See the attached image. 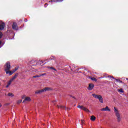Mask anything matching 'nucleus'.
Returning <instances> with one entry per match:
<instances>
[{
    "label": "nucleus",
    "instance_id": "f257e3e1",
    "mask_svg": "<svg viewBox=\"0 0 128 128\" xmlns=\"http://www.w3.org/2000/svg\"><path fill=\"white\" fill-rule=\"evenodd\" d=\"M92 96L94 98H98L99 100V101L101 104H104V98H102V96L100 94H92Z\"/></svg>",
    "mask_w": 128,
    "mask_h": 128
},
{
    "label": "nucleus",
    "instance_id": "f03ea898",
    "mask_svg": "<svg viewBox=\"0 0 128 128\" xmlns=\"http://www.w3.org/2000/svg\"><path fill=\"white\" fill-rule=\"evenodd\" d=\"M114 112L116 114V116L117 117L118 122H120V114L118 112V110L116 107L114 108Z\"/></svg>",
    "mask_w": 128,
    "mask_h": 128
},
{
    "label": "nucleus",
    "instance_id": "7ed1b4c3",
    "mask_svg": "<svg viewBox=\"0 0 128 128\" xmlns=\"http://www.w3.org/2000/svg\"><path fill=\"white\" fill-rule=\"evenodd\" d=\"M4 70H10V62H8L4 66Z\"/></svg>",
    "mask_w": 128,
    "mask_h": 128
},
{
    "label": "nucleus",
    "instance_id": "20e7f679",
    "mask_svg": "<svg viewBox=\"0 0 128 128\" xmlns=\"http://www.w3.org/2000/svg\"><path fill=\"white\" fill-rule=\"evenodd\" d=\"M12 28L15 30H18V24L16 22H13Z\"/></svg>",
    "mask_w": 128,
    "mask_h": 128
},
{
    "label": "nucleus",
    "instance_id": "39448f33",
    "mask_svg": "<svg viewBox=\"0 0 128 128\" xmlns=\"http://www.w3.org/2000/svg\"><path fill=\"white\" fill-rule=\"evenodd\" d=\"M57 108H60L61 110H70V108H66V106H63L57 105Z\"/></svg>",
    "mask_w": 128,
    "mask_h": 128
},
{
    "label": "nucleus",
    "instance_id": "423d86ee",
    "mask_svg": "<svg viewBox=\"0 0 128 128\" xmlns=\"http://www.w3.org/2000/svg\"><path fill=\"white\" fill-rule=\"evenodd\" d=\"M100 110H102V112H110V109L107 106L105 108H102Z\"/></svg>",
    "mask_w": 128,
    "mask_h": 128
},
{
    "label": "nucleus",
    "instance_id": "0eeeda50",
    "mask_svg": "<svg viewBox=\"0 0 128 128\" xmlns=\"http://www.w3.org/2000/svg\"><path fill=\"white\" fill-rule=\"evenodd\" d=\"M94 88V85L92 84H90L88 87V90H92V89Z\"/></svg>",
    "mask_w": 128,
    "mask_h": 128
},
{
    "label": "nucleus",
    "instance_id": "6e6552de",
    "mask_svg": "<svg viewBox=\"0 0 128 128\" xmlns=\"http://www.w3.org/2000/svg\"><path fill=\"white\" fill-rule=\"evenodd\" d=\"M18 73H16L15 75L10 80V81L12 82H14V80L18 78Z\"/></svg>",
    "mask_w": 128,
    "mask_h": 128
},
{
    "label": "nucleus",
    "instance_id": "1a4fd4ad",
    "mask_svg": "<svg viewBox=\"0 0 128 128\" xmlns=\"http://www.w3.org/2000/svg\"><path fill=\"white\" fill-rule=\"evenodd\" d=\"M5 72L6 74H8V76H12L13 74L12 71H10V70H5Z\"/></svg>",
    "mask_w": 128,
    "mask_h": 128
},
{
    "label": "nucleus",
    "instance_id": "9d476101",
    "mask_svg": "<svg viewBox=\"0 0 128 128\" xmlns=\"http://www.w3.org/2000/svg\"><path fill=\"white\" fill-rule=\"evenodd\" d=\"M42 92H48V90H52V88L46 87L42 89Z\"/></svg>",
    "mask_w": 128,
    "mask_h": 128
},
{
    "label": "nucleus",
    "instance_id": "9b49d317",
    "mask_svg": "<svg viewBox=\"0 0 128 128\" xmlns=\"http://www.w3.org/2000/svg\"><path fill=\"white\" fill-rule=\"evenodd\" d=\"M30 100H32V99H30V98L26 97V98L23 101V102H30Z\"/></svg>",
    "mask_w": 128,
    "mask_h": 128
},
{
    "label": "nucleus",
    "instance_id": "f8f14e48",
    "mask_svg": "<svg viewBox=\"0 0 128 128\" xmlns=\"http://www.w3.org/2000/svg\"><path fill=\"white\" fill-rule=\"evenodd\" d=\"M4 23L2 22V24H0V30H2L4 28Z\"/></svg>",
    "mask_w": 128,
    "mask_h": 128
},
{
    "label": "nucleus",
    "instance_id": "ddd939ff",
    "mask_svg": "<svg viewBox=\"0 0 128 128\" xmlns=\"http://www.w3.org/2000/svg\"><path fill=\"white\" fill-rule=\"evenodd\" d=\"M42 92H43L42 90H38L36 91V92H35V94H40V93H42Z\"/></svg>",
    "mask_w": 128,
    "mask_h": 128
},
{
    "label": "nucleus",
    "instance_id": "4468645a",
    "mask_svg": "<svg viewBox=\"0 0 128 128\" xmlns=\"http://www.w3.org/2000/svg\"><path fill=\"white\" fill-rule=\"evenodd\" d=\"M96 117L94 116H92L90 117V120L92 122H94L96 120Z\"/></svg>",
    "mask_w": 128,
    "mask_h": 128
},
{
    "label": "nucleus",
    "instance_id": "2eb2a0df",
    "mask_svg": "<svg viewBox=\"0 0 128 128\" xmlns=\"http://www.w3.org/2000/svg\"><path fill=\"white\" fill-rule=\"evenodd\" d=\"M77 108H80V110H84V106H83L78 105V106H77Z\"/></svg>",
    "mask_w": 128,
    "mask_h": 128
},
{
    "label": "nucleus",
    "instance_id": "dca6fc26",
    "mask_svg": "<svg viewBox=\"0 0 128 128\" xmlns=\"http://www.w3.org/2000/svg\"><path fill=\"white\" fill-rule=\"evenodd\" d=\"M118 92H122V94L124 92V89L122 88L118 89Z\"/></svg>",
    "mask_w": 128,
    "mask_h": 128
},
{
    "label": "nucleus",
    "instance_id": "f3484780",
    "mask_svg": "<svg viewBox=\"0 0 128 128\" xmlns=\"http://www.w3.org/2000/svg\"><path fill=\"white\" fill-rule=\"evenodd\" d=\"M8 96H10L11 98H13L14 95V94L9 92V93H8Z\"/></svg>",
    "mask_w": 128,
    "mask_h": 128
},
{
    "label": "nucleus",
    "instance_id": "a211bd4d",
    "mask_svg": "<svg viewBox=\"0 0 128 128\" xmlns=\"http://www.w3.org/2000/svg\"><path fill=\"white\" fill-rule=\"evenodd\" d=\"M83 110H84V112H90V110L85 107L83 108Z\"/></svg>",
    "mask_w": 128,
    "mask_h": 128
},
{
    "label": "nucleus",
    "instance_id": "6ab92c4d",
    "mask_svg": "<svg viewBox=\"0 0 128 128\" xmlns=\"http://www.w3.org/2000/svg\"><path fill=\"white\" fill-rule=\"evenodd\" d=\"M18 70V67L16 68L14 70H12V72L14 74V72H16Z\"/></svg>",
    "mask_w": 128,
    "mask_h": 128
},
{
    "label": "nucleus",
    "instance_id": "aec40b11",
    "mask_svg": "<svg viewBox=\"0 0 128 128\" xmlns=\"http://www.w3.org/2000/svg\"><path fill=\"white\" fill-rule=\"evenodd\" d=\"M115 80L117 82H120V84H122V81L116 78Z\"/></svg>",
    "mask_w": 128,
    "mask_h": 128
},
{
    "label": "nucleus",
    "instance_id": "412c9836",
    "mask_svg": "<svg viewBox=\"0 0 128 128\" xmlns=\"http://www.w3.org/2000/svg\"><path fill=\"white\" fill-rule=\"evenodd\" d=\"M91 80H94V82L98 81V80H96V78H91Z\"/></svg>",
    "mask_w": 128,
    "mask_h": 128
},
{
    "label": "nucleus",
    "instance_id": "4be33fe9",
    "mask_svg": "<svg viewBox=\"0 0 128 128\" xmlns=\"http://www.w3.org/2000/svg\"><path fill=\"white\" fill-rule=\"evenodd\" d=\"M22 102V100H20L18 101H17V104H20V102Z\"/></svg>",
    "mask_w": 128,
    "mask_h": 128
},
{
    "label": "nucleus",
    "instance_id": "5701e85b",
    "mask_svg": "<svg viewBox=\"0 0 128 128\" xmlns=\"http://www.w3.org/2000/svg\"><path fill=\"white\" fill-rule=\"evenodd\" d=\"M33 78H40V76L38 75H36V76H33Z\"/></svg>",
    "mask_w": 128,
    "mask_h": 128
},
{
    "label": "nucleus",
    "instance_id": "b1692460",
    "mask_svg": "<svg viewBox=\"0 0 128 128\" xmlns=\"http://www.w3.org/2000/svg\"><path fill=\"white\" fill-rule=\"evenodd\" d=\"M50 70H56V69L54 68V67H49Z\"/></svg>",
    "mask_w": 128,
    "mask_h": 128
},
{
    "label": "nucleus",
    "instance_id": "393cba45",
    "mask_svg": "<svg viewBox=\"0 0 128 128\" xmlns=\"http://www.w3.org/2000/svg\"><path fill=\"white\" fill-rule=\"evenodd\" d=\"M108 78H113V80H116V78H114V76H108Z\"/></svg>",
    "mask_w": 128,
    "mask_h": 128
},
{
    "label": "nucleus",
    "instance_id": "a878e982",
    "mask_svg": "<svg viewBox=\"0 0 128 128\" xmlns=\"http://www.w3.org/2000/svg\"><path fill=\"white\" fill-rule=\"evenodd\" d=\"M2 38V32H0V38Z\"/></svg>",
    "mask_w": 128,
    "mask_h": 128
},
{
    "label": "nucleus",
    "instance_id": "bb28decb",
    "mask_svg": "<svg viewBox=\"0 0 128 128\" xmlns=\"http://www.w3.org/2000/svg\"><path fill=\"white\" fill-rule=\"evenodd\" d=\"M12 82H11L10 80V81L8 82V84L9 86H10Z\"/></svg>",
    "mask_w": 128,
    "mask_h": 128
},
{
    "label": "nucleus",
    "instance_id": "cd10ccee",
    "mask_svg": "<svg viewBox=\"0 0 128 128\" xmlns=\"http://www.w3.org/2000/svg\"><path fill=\"white\" fill-rule=\"evenodd\" d=\"M46 6H48V4L47 3L44 4V8H46Z\"/></svg>",
    "mask_w": 128,
    "mask_h": 128
},
{
    "label": "nucleus",
    "instance_id": "c85d7f7f",
    "mask_svg": "<svg viewBox=\"0 0 128 128\" xmlns=\"http://www.w3.org/2000/svg\"><path fill=\"white\" fill-rule=\"evenodd\" d=\"M46 74H40V76H46Z\"/></svg>",
    "mask_w": 128,
    "mask_h": 128
},
{
    "label": "nucleus",
    "instance_id": "c756f323",
    "mask_svg": "<svg viewBox=\"0 0 128 128\" xmlns=\"http://www.w3.org/2000/svg\"><path fill=\"white\" fill-rule=\"evenodd\" d=\"M84 120H81L82 124H84Z\"/></svg>",
    "mask_w": 128,
    "mask_h": 128
},
{
    "label": "nucleus",
    "instance_id": "7c9ffc66",
    "mask_svg": "<svg viewBox=\"0 0 128 128\" xmlns=\"http://www.w3.org/2000/svg\"><path fill=\"white\" fill-rule=\"evenodd\" d=\"M4 106H10V103L5 104Z\"/></svg>",
    "mask_w": 128,
    "mask_h": 128
},
{
    "label": "nucleus",
    "instance_id": "2f4dec72",
    "mask_svg": "<svg viewBox=\"0 0 128 128\" xmlns=\"http://www.w3.org/2000/svg\"><path fill=\"white\" fill-rule=\"evenodd\" d=\"M24 22H28V19H24Z\"/></svg>",
    "mask_w": 128,
    "mask_h": 128
},
{
    "label": "nucleus",
    "instance_id": "473e14b6",
    "mask_svg": "<svg viewBox=\"0 0 128 128\" xmlns=\"http://www.w3.org/2000/svg\"><path fill=\"white\" fill-rule=\"evenodd\" d=\"M10 86V85H8V84L6 86V88H8Z\"/></svg>",
    "mask_w": 128,
    "mask_h": 128
},
{
    "label": "nucleus",
    "instance_id": "72a5a7b5",
    "mask_svg": "<svg viewBox=\"0 0 128 128\" xmlns=\"http://www.w3.org/2000/svg\"><path fill=\"white\" fill-rule=\"evenodd\" d=\"M54 2V1H52V0H51L49 1V2Z\"/></svg>",
    "mask_w": 128,
    "mask_h": 128
},
{
    "label": "nucleus",
    "instance_id": "f704fd0d",
    "mask_svg": "<svg viewBox=\"0 0 128 128\" xmlns=\"http://www.w3.org/2000/svg\"><path fill=\"white\" fill-rule=\"evenodd\" d=\"M58 0H60V2H62L64 0H56V2H58Z\"/></svg>",
    "mask_w": 128,
    "mask_h": 128
},
{
    "label": "nucleus",
    "instance_id": "c9c22d12",
    "mask_svg": "<svg viewBox=\"0 0 128 128\" xmlns=\"http://www.w3.org/2000/svg\"><path fill=\"white\" fill-rule=\"evenodd\" d=\"M56 0H52V2H54Z\"/></svg>",
    "mask_w": 128,
    "mask_h": 128
},
{
    "label": "nucleus",
    "instance_id": "e433bc0d",
    "mask_svg": "<svg viewBox=\"0 0 128 128\" xmlns=\"http://www.w3.org/2000/svg\"><path fill=\"white\" fill-rule=\"evenodd\" d=\"M0 108H2V104L0 103Z\"/></svg>",
    "mask_w": 128,
    "mask_h": 128
},
{
    "label": "nucleus",
    "instance_id": "4c0bfd02",
    "mask_svg": "<svg viewBox=\"0 0 128 128\" xmlns=\"http://www.w3.org/2000/svg\"><path fill=\"white\" fill-rule=\"evenodd\" d=\"M2 44V42L0 41V46Z\"/></svg>",
    "mask_w": 128,
    "mask_h": 128
},
{
    "label": "nucleus",
    "instance_id": "58836bf2",
    "mask_svg": "<svg viewBox=\"0 0 128 128\" xmlns=\"http://www.w3.org/2000/svg\"><path fill=\"white\" fill-rule=\"evenodd\" d=\"M80 70V69H76V70Z\"/></svg>",
    "mask_w": 128,
    "mask_h": 128
},
{
    "label": "nucleus",
    "instance_id": "ea45409f",
    "mask_svg": "<svg viewBox=\"0 0 128 128\" xmlns=\"http://www.w3.org/2000/svg\"><path fill=\"white\" fill-rule=\"evenodd\" d=\"M56 100L53 101V102H56Z\"/></svg>",
    "mask_w": 128,
    "mask_h": 128
},
{
    "label": "nucleus",
    "instance_id": "a19ab883",
    "mask_svg": "<svg viewBox=\"0 0 128 128\" xmlns=\"http://www.w3.org/2000/svg\"><path fill=\"white\" fill-rule=\"evenodd\" d=\"M72 98H76L74 96H72Z\"/></svg>",
    "mask_w": 128,
    "mask_h": 128
}]
</instances>
